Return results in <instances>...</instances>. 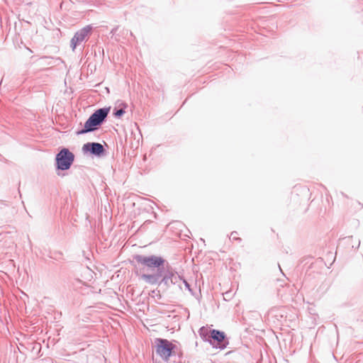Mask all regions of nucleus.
<instances>
[{
  "label": "nucleus",
  "mask_w": 363,
  "mask_h": 363,
  "mask_svg": "<svg viewBox=\"0 0 363 363\" xmlns=\"http://www.w3.org/2000/svg\"><path fill=\"white\" fill-rule=\"evenodd\" d=\"M141 278L150 284H163L167 288L172 286H177L181 282V276L168 264L156 273L143 274Z\"/></svg>",
  "instance_id": "1"
},
{
  "label": "nucleus",
  "mask_w": 363,
  "mask_h": 363,
  "mask_svg": "<svg viewBox=\"0 0 363 363\" xmlns=\"http://www.w3.org/2000/svg\"><path fill=\"white\" fill-rule=\"evenodd\" d=\"M174 345L172 342H160L157 346V353L164 360H167L172 353Z\"/></svg>",
  "instance_id": "7"
},
{
  "label": "nucleus",
  "mask_w": 363,
  "mask_h": 363,
  "mask_svg": "<svg viewBox=\"0 0 363 363\" xmlns=\"http://www.w3.org/2000/svg\"><path fill=\"white\" fill-rule=\"evenodd\" d=\"M155 340L160 341V340H166L165 339H162V338H156Z\"/></svg>",
  "instance_id": "15"
},
{
  "label": "nucleus",
  "mask_w": 363,
  "mask_h": 363,
  "mask_svg": "<svg viewBox=\"0 0 363 363\" xmlns=\"http://www.w3.org/2000/svg\"><path fill=\"white\" fill-rule=\"evenodd\" d=\"M91 29L92 27L91 26H86L75 33L70 42V46L72 47V50H75L77 45L81 44L88 38Z\"/></svg>",
  "instance_id": "5"
},
{
  "label": "nucleus",
  "mask_w": 363,
  "mask_h": 363,
  "mask_svg": "<svg viewBox=\"0 0 363 363\" xmlns=\"http://www.w3.org/2000/svg\"><path fill=\"white\" fill-rule=\"evenodd\" d=\"M108 112L109 108H107L96 110L85 122L84 128L77 132V135H84L97 130L106 118Z\"/></svg>",
  "instance_id": "2"
},
{
  "label": "nucleus",
  "mask_w": 363,
  "mask_h": 363,
  "mask_svg": "<svg viewBox=\"0 0 363 363\" xmlns=\"http://www.w3.org/2000/svg\"><path fill=\"white\" fill-rule=\"evenodd\" d=\"M125 113V111L123 108L118 109L115 111L114 115L116 117H121Z\"/></svg>",
  "instance_id": "12"
},
{
  "label": "nucleus",
  "mask_w": 363,
  "mask_h": 363,
  "mask_svg": "<svg viewBox=\"0 0 363 363\" xmlns=\"http://www.w3.org/2000/svg\"><path fill=\"white\" fill-rule=\"evenodd\" d=\"M211 328L208 327L203 326L199 329V335L203 340H210V335L211 333Z\"/></svg>",
  "instance_id": "9"
},
{
  "label": "nucleus",
  "mask_w": 363,
  "mask_h": 363,
  "mask_svg": "<svg viewBox=\"0 0 363 363\" xmlns=\"http://www.w3.org/2000/svg\"><path fill=\"white\" fill-rule=\"evenodd\" d=\"M133 259L143 269L153 271L155 269L160 272L165 266V259L162 257L156 255L145 256L142 255H135Z\"/></svg>",
  "instance_id": "3"
},
{
  "label": "nucleus",
  "mask_w": 363,
  "mask_h": 363,
  "mask_svg": "<svg viewBox=\"0 0 363 363\" xmlns=\"http://www.w3.org/2000/svg\"><path fill=\"white\" fill-rule=\"evenodd\" d=\"M213 347L223 349L225 347V342H210Z\"/></svg>",
  "instance_id": "11"
},
{
  "label": "nucleus",
  "mask_w": 363,
  "mask_h": 363,
  "mask_svg": "<svg viewBox=\"0 0 363 363\" xmlns=\"http://www.w3.org/2000/svg\"><path fill=\"white\" fill-rule=\"evenodd\" d=\"M183 285L184 286L185 289H187L189 291H190V292L192 291V289L191 288L190 284L184 279H183L181 277V282L179 283V284L177 285V287L179 289L182 290L183 289V288H182Z\"/></svg>",
  "instance_id": "10"
},
{
  "label": "nucleus",
  "mask_w": 363,
  "mask_h": 363,
  "mask_svg": "<svg viewBox=\"0 0 363 363\" xmlns=\"http://www.w3.org/2000/svg\"><path fill=\"white\" fill-rule=\"evenodd\" d=\"M82 150L84 152H89L97 157L102 156L105 152L104 146L101 143L94 142L84 144L82 147Z\"/></svg>",
  "instance_id": "6"
},
{
  "label": "nucleus",
  "mask_w": 363,
  "mask_h": 363,
  "mask_svg": "<svg viewBox=\"0 0 363 363\" xmlns=\"http://www.w3.org/2000/svg\"><path fill=\"white\" fill-rule=\"evenodd\" d=\"M236 235H237V232H235V231L232 232V233H231V234H230V239L240 241V240H241V239H240V238H238V237L236 236Z\"/></svg>",
  "instance_id": "13"
},
{
  "label": "nucleus",
  "mask_w": 363,
  "mask_h": 363,
  "mask_svg": "<svg viewBox=\"0 0 363 363\" xmlns=\"http://www.w3.org/2000/svg\"><path fill=\"white\" fill-rule=\"evenodd\" d=\"M116 30H117V28H113V29L111 30V33L112 34H114V33L116 32Z\"/></svg>",
  "instance_id": "14"
},
{
  "label": "nucleus",
  "mask_w": 363,
  "mask_h": 363,
  "mask_svg": "<svg viewBox=\"0 0 363 363\" xmlns=\"http://www.w3.org/2000/svg\"><path fill=\"white\" fill-rule=\"evenodd\" d=\"M225 335L224 332L218 330H211L210 340H225Z\"/></svg>",
  "instance_id": "8"
},
{
  "label": "nucleus",
  "mask_w": 363,
  "mask_h": 363,
  "mask_svg": "<svg viewBox=\"0 0 363 363\" xmlns=\"http://www.w3.org/2000/svg\"><path fill=\"white\" fill-rule=\"evenodd\" d=\"M74 160V154L67 148H63L56 155V168L60 170H67L70 168Z\"/></svg>",
  "instance_id": "4"
}]
</instances>
